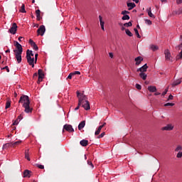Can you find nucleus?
<instances>
[{"mask_svg": "<svg viewBox=\"0 0 182 182\" xmlns=\"http://www.w3.org/2000/svg\"><path fill=\"white\" fill-rule=\"evenodd\" d=\"M181 82H182L181 78L174 80L172 84V87H174L180 85Z\"/></svg>", "mask_w": 182, "mask_h": 182, "instance_id": "obj_15", "label": "nucleus"}, {"mask_svg": "<svg viewBox=\"0 0 182 182\" xmlns=\"http://www.w3.org/2000/svg\"><path fill=\"white\" fill-rule=\"evenodd\" d=\"M177 4H182V0H176Z\"/></svg>", "mask_w": 182, "mask_h": 182, "instance_id": "obj_60", "label": "nucleus"}, {"mask_svg": "<svg viewBox=\"0 0 182 182\" xmlns=\"http://www.w3.org/2000/svg\"><path fill=\"white\" fill-rule=\"evenodd\" d=\"M165 58L166 60H171V53L168 50L165 51Z\"/></svg>", "mask_w": 182, "mask_h": 182, "instance_id": "obj_19", "label": "nucleus"}, {"mask_svg": "<svg viewBox=\"0 0 182 182\" xmlns=\"http://www.w3.org/2000/svg\"><path fill=\"white\" fill-rule=\"evenodd\" d=\"M38 78L37 83L40 84L42 82V80L43 79V77H44V74H43V70L39 69L38 70Z\"/></svg>", "mask_w": 182, "mask_h": 182, "instance_id": "obj_6", "label": "nucleus"}, {"mask_svg": "<svg viewBox=\"0 0 182 182\" xmlns=\"http://www.w3.org/2000/svg\"><path fill=\"white\" fill-rule=\"evenodd\" d=\"M139 77L143 80H146L147 78V74H145V73H140Z\"/></svg>", "mask_w": 182, "mask_h": 182, "instance_id": "obj_23", "label": "nucleus"}, {"mask_svg": "<svg viewBox=\"0 0 182 182\" xmlns=\"http://www.w3.org/2000/svg\"><path fill=\"white\" fill-rule=\"evenodd\" d=\"M36 166L40 169H43L44 166L43 165H39V164H36Z\"/></svg>", "mask_w": 182, "mask_h": 182, "instance_id": "obj_43", "label": "nucleus"}, {"mask_svg": "<svg viewBox=\"0 0 182 182\" xmlns=\"http://www.w3.org/2000/svg\"><path fill=\"white\" fill-rule=\"evenodd\" d=\"M122 19L123 21L129 20V19H130V16H129V15L126 14V15H124V16H122Z\"/></svg>", "mask_w": 182, "mask_h": 182, "instance_id": "obj_33", "label": "nucleus"}, {"mask_svg": "<svg viewBox=\"0 0 182 182\" xmlns=\"http://www.w3.org/2000/svg\"><path fill=\"white\" fill-rule=\"evenodd\" d=\"M89 144V141L86 140V139H82L80 141V144L83 146V147H86L88 146Z\"/></svg>", "mask_w": 182, "mask_h": 182, "instance_id": "obj_13", "label": "nucleus"}, {"mask_svg": "<svg viewBox=\"0 0 182 182\" xmlns=\"http://www.w3.org/2000/svg\"><path fill=\"white\" fill-rule=\"evenodd\" d=\"M18 103L23 104L22 107H24V112L28 114H31L33 111V108L31 107V101L29 97L26 95H22L20 97Z\"/></svg>", "mask_w": 182, "mask_h": 182, "instance_id": "obj_1", "label": "nucleus"}, {"mask_svg": "<svg viewBox=\"0 0 182 182\" xmlns=\"http://www.w3.org/2000/svg\"><path fill=\"white\" fill-rule=\"evenodd\" d=\"M14 45L16 48V49L14 50V53H23V46L18 42L14 41Z\"/></svg>", "mask_w": 182, "mask_h": 182, "instance_id": "obj_4", "label": "nucleus"}, {"mask_svg": "<svg viewBox=\"0 0 182 182\" xmlns=\"http://www.w3.org/2000/svg\"><path fill=\"white\" fill-rule=\"evenodd\" d=\"M34 50H38V46H36V44H35L34 46H32Z\"/></svg>", "mask_w": 182, "mask_h": 182, "instance_id": "obj_56", "label": "nucleus"}, {"mask_svg": "<svg viewBox=\"0 0 182 182\" xmlns=\"http://www.w3.org/2000/svg\"><path fill=\"white\" fill-rule=\"evenodd\" d=\"M172 14L174 15H178V11H173Z\"/></svg>", "mask_w": 182, "mask_h": 182, "instance_id": "obj_55", "label": "nucleus"}, {"mask_svg": "<svg viewBox=\"0 0 182 182\" xmlns=\"http://www.w3.org/2000/svg\"><path fill=\"white\" fill-rule=\"evenodd\" d=\"M73 73L74 74V75H80L81 74V73L80 71H75Z\"/></svg>", "mask_w": 182, "mask_h": 182, "instance_id": "obj_53", "label": "nucleus"}, {"mask_svg": "<svg viewBox=\"0 0 182 182\" xmlns=\"http://www.w3.org/2000/svg\"><path fill=\"white\" fill-rule=\"evenodd\" d=\"M105 132H102L98 136H97V139H102L105 136Z\"/></svg>", "mask_w": 182, "mask_h": 182, "instance_id": "obj_41", "label": "nucleus"}, {"mask_svg": "<svg viewBox=\"0 0 182 182\" xmlns=\"http://www.w3.org/2000/svg\"><path fill=\"white\" fill-rule=\"evenodd\" d=\"M149 48L151 50H152L153 51H156V50H158L159 49V47L158 46L151 45Z\"/></svg>", "mask_w": 182, "mask_h": 182, "instance_id": "obj_26", "label": "nucleus"}, {"mask_svg": "<svg viewBox=\"0 0 182 182\" xmlns=\"http://www.w3.org/2000/svg\"><path fill=\"white\" fill-rule=\"evenodd\" d=\"M22 39L24 40L25 38H24L23 37H19V38H18V40L19 41H22Z\"/></svg>", "mask_w": 182, "mask_h": 182, "instance_id": "obj_61", "label": "nucleus"}, {"mask_svg": "<svg viewBox=\"0 0 182 182\" xmlns=\"http://www.w3.org/2000/svg\"><path fill=\"white\" fill-rule=\"evenodd\" d=\"M176 157L178 159H181L182 157V151H179L178 154H177V156Z\"/></svg>", "mask_w": 182, "mask_h": 182, "instance_id": "obj_45", "label": "nucleus"}, {"mask_svg": "<svg viewBox=\"0 0 182 182\" xmlns=\"http://www.w3.org/2000/svg\"><path fill=\"white\" fill-rule=\"evenodd\" d=\"M23 119V114H21L18 117V118H17V119H18L19 121H21V119Z\"/></svg>", "mask_w": 182, "mask_h": 182, "instance_id": "obj_48", "label": "nucleus"}, {"mask_svg": "<svg viewBox=\"0 0 182 182\" xmlns=\"http://www.w3.org/2000/svg\"><path fill=\"white\" fill-rule=\"evenodd\" d=\"M126 33L128 35V36H130V37L133 36V34L129 29H126Z\"/></svg>", "mask_w": 182, "mask_h": 182, "instance_id": "obj_37", "label": "nucleus"}, {"mask_svg": "<svg viewBox=\"0 0 182 182\" xmlns=\"http://www.w3.org/2000/svg\"><path fill=\"white\" fill-rule=\"evenodd\" d=\"M149 68L147 64H144L143 66H141V68H138L136 70V72L137 73H146L147 72V69Z\"/></svg>", "mask_w": 182, "mask_h": 182, "instance_id": "obj_7", "label": "nucleus"}, {"mask_svg": "<svg viewBox=\"0 0 182 182\" xmlns=\"http://www.w3.org/2000/svg\"><path fill=\"white\" fill-rule=\"evenodd\" d=\"M173 127L171 126V124H168L167 126L164 127L162 128V130L170 131V130H173Z\"/></svg>", "mask_w": 182, "mask_h": 182, "instance_id": "obj_18", "label": "nucleus"}, {"mask_svg": "<svg viewBox=\"0 0 182 182\" xmlns=\"http://www.w3.org/2000/svg\"><path fill=\"white\" fill-rule=\"evenodd\" d=\"M17 29H18V26L16 23H13L11 27L9 30V32L11 34L15 35L16 33Z\"/></svg>", "mask_w": 182, "mask_h": 182, "instance_id": "obj_5", "label": "nucleus"}, {"mask_svg": "<svg viewBox=\"0 0 182 182\" xmlns=\"http://www.w3.org/2000/svg\"><path fill=\"white\" fill-rule=\"evenodd\" d=\"M36 14L37 21H40L41 20V11H40V9H37L36 11Z\"/></svg>", "mask_w": 182, "mask_h": 182, "instance_id": "obj_24", "label": "nucleus"}, {"mask_svg": "<svg viewBox=\"0 0 182 182\" xmlns=\"http://www.w3.org/2000/svg\"><path fill=\"white\" fill-rule=\"evenodd\" d=\"M182 151V146L178 145L177 147L175 149L176 152H181Z\"/></svg>", "mask_w": 182, "mask_h": 182, "instance_id": "obj_32", "label": "nucleus"}, {"mask_svg": "<svg viewBox=\"0 0 182 182\" xmlns=\"http://www.w3.org/2000/svg\"><path fill=\"white\" fill-rule=\"evenodd\" d=\"M46 32V28L45 26H40V28L37 31L38 35H41L43 36Z\"/></svg>", "mask_w": 182, "mask_h": 182, "instance_id": "obj_10", "label": "nucleus"}, {"mask_svg": "<svg viewBox=\"0 0 182 182\" xmlns=\"http://www.w3.org/2000/svg\"><path fill=\"white\" fill-rule=\"evenodd\" d=\"M26 59L27 63L29 64L30 66H32V68H34V58L31 57V54H29V50H27L26 51Z\"/></svg>", "mask_w": 182, "mask_h": 182, "instance_id": "obj_3", "label": "nucleus"}, {"mask_svg": "<svg viewBox=\"0 0 182 182\" xmlns=\"http://www.w3.org/2000/svg\"><path fill=\"white\" fill-rule=\"evenodd\" d=\"M99 19H100L101 28L102 31H105V28H104L105 23H104V21H102V17L101 16V15L99 16Z\"/></svg>", "mask_w": 182, "mask_h": 182, "instance_id": "obj_22", "label": "nucleus"}, {"mask_svg": "<svg viewBox=\"0 0 182 182\" xmlns=\"http://www.w3.org/2000/svg\"><path fill=\"white\" fill-rule=\"evenodd\" d=\"M38 53H36V54L35 55V60H34L35 64H36L37 59H38Z\"/></svg>", "mask_w": 182, "mask_h": 182, "instance_id": "obj_54", "label": "nucleus"}, {"mask_svg": "<svg viewBox=\"0 0 182 182\" xmlns=\"http://www.w3.org/2000/svg\"><path fill=\"white\" fill-rule=\"evenodd\" d=\"M135 87H136L138 90H141V88H142L141 85L140 84H138V83H136V84L135 85Z\"/></svg>", "mask_w": 182, "mask_h": 182, "instance_id": "obj_39", "label": "nucleus"}, {"mask_svg": "<svg viewBox=\"0 0 182 182\" xmlns=\"http://www.w3.org/2000/svg\"><path fill=\"white\" fill-rule=\"evenodd\" d=\"M1 70H6L7 73H10V70L8 66H5V67L2 68Z\"/></svg>", "mask_w": 182, "mask_h": 182, "instance_id": "obj_44", "label": "nucleus"}, {"mask_svg": "<svg viewBox=\"0 0 182 182\" xmlns=\"http://www.w3.org/2000/svg\"><path fill=\"white\" fill-rule=\"evenodd\" d=\"M143 60H144V58L142 57L141 56L136 57V58H134V61L136 62L135 65L139 66L141 63V62H143Z\"/></svg>", "mask_w": 182, "mask_h": 182, "instance_id": "obj_11", "label": "nucleus"}, {"mask_svg": "<svg viewBox=\"0 0 182 182\" xmlns=\"http://www.w3.org/2000/svg\"><path fill=\"white\" fill-rule=\"evenodd\" d=\"M9 147H13V142L6 143L3 145L2 149H7Z\"/></svg>", "mask_w": 182, "mask_h": 182, "instance_id": "obj_17", "label": "nucleus"}, {"mask_svg": "<svg viewBox=\"0 0 182 182\" xmlns=\"http://www.w3.org/2000/svg\"><path fill=\"white\" fill-rule=\"evenodd\" d=\"M173 99V97L171 95V94L169 95L168 100H172Z\"/></svg>", "mask_w": 182, "mask_h": 182, "instance_id": "obj_59", "label": "nucleus"}, {"mask_svg": "<svg viewBox=\"0 0 182 182\" xmlns=\"http://www.w3.org/2000/svg\"><path fill=\"white\" fill-rule=\"evenodd\" d=\"M146 12L148 14V16L150 17V18H155L156 16L155 15L152 13L151 11V7H149V9H146Z\"/></svg>", "mask_w": 182, "mask_h": 182, "instance_id": "obj_12", "label": "nucleus"}, {"mask_svg": "<svg viewBox=\"0 0 182 182\" xmlns=\"http://www.w3.org/2000/svg\"><path fill=\"white\" fill-rule=\"evenodd\" d=\"M148 90L150 92H156L157 91V88H156V86L150 85V86L148 87Z\"/></svg>", "mask_w": 182, "mask_h": 182, "instance_id": "obj_16", "label": "nucleus"}, {"mask_svg": "<svg viewBox=\"0 0 182 182\" xmlns=\"http://www.w3.org/2000/svg\"><path fill=\"white\" fill-rule=\"evenodd\" d=\"M37 76H38V73H35L33 74V78L35 80V79H36Z\"/></svg>", "mask_w": 182, "mask_h": 182, "instance_id": "obj_58", "label": "nucleus"}, {"mask_svg": "<svg viewBox=\"0 0 182 182\" xmlns=\"http://www.w3.org/2000/svg\"><path fill=\"white\" fill-rule=\"evenodd\" d=\"M127 6H128V10L129 11H131L133 9H134L136 7V4L133 2H131V3H127Z\"/></svg>", "mask_w": 182, "mask_h": 182, "instance_id": "obj_14", "label": "nucleus"}, {"mask_svg": "<svg viewBox=\"0 0 182 182\" xmlns=\"http://www.w3.org/2000/svg\"><path fill=\"white\" fill-rule=\"evenodd\" d=\"M129 13L130 12L129 11L124 10L122 11V15L125 16L126 14H129Z\"/></svg>", "mask_w": 182, "mask_h": 182, "instance_id": "obj_42", "label": "nucleus"}, {"mask_svg": "<svg viewBox=\"0 0 182 182\" xmlns=\"http://www.w3.org/2000/svg\"><path fill=\"white\" fill-rule=\"evenodd\" d=\"M144 21L146 25H149V26L152 25V21H151V20L146 19L144 20Z\"/></svg>", "mask_w": 182, "mask_h": 182, "instance_id": "obj_38", "label": "nucleus"}, {"mask_svg": "<svg viewBox=\"0 0 182 182\" xmlns=\"http://www.w3.org/2000/svg\"><path fill=\"white\" fill-rule=\"evenodd\" d=\"M75 75V73H70L68 76L67 77V79L71 80L73 77Z\"/></svg>", "mask_w": 182, "mask_h": 182, "instance_id": "obj_40", "label": "nucleus"}, {"mask_svg": "<svg viewBox=\"0 0 182 182\" xmlns=\"http://www.w3.org/2000/svg\"><path fill=\"white\" fill-rule=\"evenodd\" d=\"M11 101L10 99H7L6 102V107L5 109H9L11 107Z\"/></svg>", "mask_w": 182, "mask_h": 182, "instance_id": "obj_27", "label": "nucleus"}, {"mask_svg": "<svg viewBox=\"0 0 182 182\" xmlns=\"http://www.w3.org/2000/svg\"><path fill=\"white\" fill-rule=\"evenodd\" d=\"M168 92V88H166V90L164 91V92H162V96L167 95Z\"/></svg>", "mask_w": 182, "mask_h": 182, "instance_id": "obj_47", "label": "nucleus"}, {"mask_svg": "<svg viewBox=\"0 0 182 182\" xmlns=\"http://www.w3.org/2000/svg\"><path fill=\"white\" fill-rule=\"evenodd\" d=\"M181 48H182V42H181V43L180 45H178V46L176 47V48L177 50H179Z\"/></svg>", "mask_w": 182, "mask_h": 182, "instance_id": "obj_51", "label": "nucleus"}, {"mask_svg": "<svg viewBox=\"0 0 182 182\" xmlns=\"http://www.w3.org/2000/svg\"><path fill=\"white\" fill-rule=\"evenodd\" d=\"M161 95V92H155L154 93V95L155 96H158V95Z\"/></svg>", "mask_w": 182, "mask_h": 182, "instance_id": "obj_63", "label": "nucleus"}, {"mask_svg": "<svg viewBox=\"0 0 182 182\" xmlns=\"http://www.w3.org/2000/svg\"><path fill=\"white\" fill-rule=\"evenodd\" d=\"M12 143V147L13 148H15L16 146L21 144L22 143V141H15V142H11Z\"/></svg>", "mask_w": 182, "mask_h": 182, "instance_id": "obj_29", "label": "nucleus"}, {"mask_svg": "<svg viewBox=\"0 0 182 182\" xmlns=\"http://www.w3.org/2000/svg\"><path fill=\"white\" fill-rule=\"evenodd\" d=\"M29 54H30V56H33V53L31 50H29Z\"/></svg>", "mask_w": 182, "mask_h": 182, "instance_id": "obj_62", "label": "nucleus"}, {"mask_svg": "<svg viewBox=\"0 0 182 182\" xmlns=\"http://www.w3.org/2000/svg\"><path fill=\"white\" fill-rule=\"evenodd\" d=\"M64 130H66V132H68L69 133H73L75 132L74 129L73 128V126L70 124H65Z\"/></svg>", "mask_w": 182, "mask_h": 182, "instance_id": "obj_9", "label": "nucleus"}, {"mask_svg": "<svg viewBox=\"0 0 182 182\" xmlns=\"http://www.w3.org/2000/svg\"><path fill=\"white\" fill-rule=\"evenodd\" d=\"M18 123H19V121H18V119H17L14 121V122L13 123V125L16 126L17 124H18Z\"/></svg>", "mask_w": 182, "mask_h": 182, "instance_id": "obj_49", "label": "nucleus"}, {"mask_svg": "<svg viewBox=\"0 0 182 182\" xmlns=\"http://www.w3.org/2000/svg\"><path fill=\"white\" fill-rule=\"evenodd\" d=\"M29 43L31 44V46L33 47V46H34L36 43L31 40H29Z\"/></svg>", "mask_w": 182, "mask_h": 182, "instance_id": "obj_52", "label": "nucleus"}, {"mask_svg": "<svg viewBox=\"0 0 182 182\" xmlns=\"http://www.w3.org/2000/svg\"><path fill=\"white\" fill-rule=\"evenodd\" d=\"M15 54V58H16V60H17V63H18V64H20V63H21V62H22V53H14Z\"/></svg>", "mask_w": 182, "mask_h": 182, "instance_id": "obj_8", "label": "nucleus"}, {"mask_svg": "<svg viewBox=\"0 0 182 182\" xmlns=\"http://www.w3.org/2000/svg\"><path fill=\"white\" fill-rule=\"evenodd\" d=\"M77 97L80 100V98L82 99V107H83L85 110H90V104L88 101V98L85 94H81L79 91H77Z\"/></svg>", "mask_w": 182, "mask_h": 182, "instance_id": "obj_2", "label": "nucleus"}, {"mask_svg": "<svg viewBox=\"0 0 182 182\" xmlns=\"http://www.w3.org/2000/svg\"><path fill=\"white\" fill-rule=\"evenodd\" d=\"M87 165L90 166V168L93 169V168H95V166H93V164L92 162V161H87Z\"/></svg>", "mask_w": 182, "mask_h": 182, "instance_id": "obj_35", "label": "nucleus"}, {"mask_svg": "<svg viewBox=\"0 0 182 182\" xmlns=\"http://www.w3.org/2000/svg\"><path fill=\"white\" fill-rule=\"evenodd\" d=\"M25 158L28 161H31V158L29 157V149H27L25 151Z\"/></svg>", "mask_w": 182, "mask_h": 182, "instance_id": "obj_28", "label": "nucleus"}, {"mask_svg": "<svg viewBox=\"0 0 182 182\" xmlns=\"http://www.w3.org/2000/svg\"><path fill=\"white\" fill-rule=\"evenodd\" d=\"M177 59H182V49L179 55L177 56Z\"/></svg>", "mask_w": 182, "mask_h": 182, "instance_id": "obj_50", "label": "nucleus"}, {"mask_svg": "<svg viewBox=\"0 0 182 182\" xmlns=\"http://www.w3.org/2000/svg\"><path fill=\"white\" fill-rule=\"evenodd\" d=\"M134 33H135L136 37H137L138 38H141V36H140V34H139V31H138L136 28H134Z\"/></svg>", "mask_w": 182, "mask_h": 182, "instance_id": "obj_34", "label": "nucleus"}, {"mask_svg": "<svg viewBox=\"0 0 182 182\" xmlns=\"http://www.w3.org/2000/svg\"><path fill=\"white\" fill-rule=\"evenodd\" d=\"M109 54L110 58H112L114 57V55H113V53H109Z\"/></svg>", "mask_w": 182, "mask_h": 182, "instance_id": "obj_64", "label": "nucleus"}, {"mask_svg": "<svg viewBox=\"0 0 182 182\" xmlns=\"http://www.w3.org/2000/svg\"><path fill=\"white\" fill-rule=\"evenodd\" d=\"M20 12L23 13V14L26 13V10H25V4H22V6L20 9Z\"/></svg>", "mask_w": 182, "mask_h": 182, "instance_id": "obj_31", "label": "nucleus"}, {"mask_svg": "<svg viewBox=\"0 0 182 182\" xmlns=\"http://www.w3.org/2000/svg\"><path fill=\"white\" fill-rule=\"evenodd\" d=\"M174 105L173 103H166L164 105V107H168V106H171V107H173Z\"/></svg>", "mask_w": 182, "mask_h": 182, "instance_id": "obj_46", "label": "nucleus"}, {"mask_svg": "<svg viewBox=\"0 0 182 182\" xmlns=\"http://www.w3.org/2000/svg\"><path fill=\"white\" fill-rule=\"evenodd\" d=\"M178 11V15L182 14V8H179Z\"/></svg>", "mask_w": 182, "mask_h": 182, "instance_id": "obj_57", "label": "nucleus"}, {"mask_svg": "<svg viewBox=\"0 0 182 182\" xmlns=\"http://www.w3.org/2000/svg\"><path fill=\"white\" fill-rule=\"evenodd\" d=\"M132 26V21H129V23H124V26L128 28Z\"/></svg>", "mask_w": 182, "mask_h": 182, "instance_id": "obj_36", "label": "nucleus"}, {"mask_svg": "<svg viewBox=\"0 0 182 182\" xmlns=\"http://www.w3.org/2000/svg\"><path fill=\"white\" fill-rule=\"evenodd\" d=\"M85 121L81 122L78 125V130H82L85 127Z\"/></svg>", "mask_w": 182, "mask_h": 182, "instance_id": "obj_21", "label": "nucleus"}, {"mask_svg": "<svg viewBox=\"0 0 182 182\" xmlns=\"http://www.w3.org/2000/svg\"><path fill=\"white\" fill-rule=\"evenodd\" d=\"M82 98H80V100H78V105L77 107L76 108H75V110H78L80 107V106L82 105Z\"/></svg>", "mask_w": 182, "mask_h": 182, "instance_id": "obj_30", "label": "nucleus"}, {"mask_svg": "<svg viewBox=\"0 0 182 182\" xmlns=\"http://www.w3.org/2000/svg\"><path fill=\"white\" fill-rule=\"evenodd\" d=\"M103 127H104V125H100V126L98 127V129H97V131H95V136L99 135L100 133V132H101L102 128H103Z\"/></svg>", "mask_w": 182, "mask_h": 182, "instance_id": "obj_25", "label": "nucleus"}, {"mask_svg": "<svg viewBox=\"0 0 182 182\" xmlns=\"http://www.w3.org/2000/svg\"><path fill=\"white\" fill-rule=\"evenodd\" d=\"M31 178V171L25 170L23 172V178Z\"/></svg>", "mask_w": 182, "mask_h": 182, "instance_id": "obj_20", "label": "nucleus"}]
</instances>
